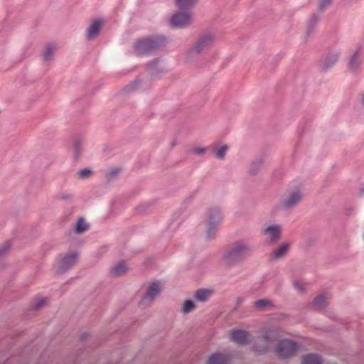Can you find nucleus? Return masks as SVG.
<instances>
[{
  "label": "nucleus",
  "mask_w": 364,
  "mask_h": 364,
  "mask_svg": "<svg viewBox=\"0 0 364 364\" xmlns=\"http://www.w3.org/2000/svg\"><path fill=\"white\" fill-rule=\"evenodd\" d=\"M262 232L270 242H275L281 238L282 228L279 225H272L264 228Z\"/></svg>",
  "instance_id": "8"
},
{
  "label": "nucleus",
  "mask_w": 364,
  "mask_h": 364,
  "mask_svg": "<svg viewBox=\"0 0 364 364\" xmlns=\"http://www.w3.org/2000/svg\"><path fill=\"white\" fill-rule=\"evenodd\" d=\"M162 290V284L159 282H153L148 288L146 294L142 299L141 303L147 304L152 301Z\"/></svg>",
  "instance_id": "9"
},
{
  "label": "nucleus",
  "mask_w": 364,
  "mask_h": 364,
  "mask_svg": "<svg viewBox=\"0 0 364 364\" xmlns=\"http://www.w3.org/2000/svg\"><path fill=\"white\" fill-rule=\"evenodd\" d=\"M7 251V248L0 249V257L2 256Z\"/></svg>",
  "instance_id": "34"
},
{
  "label": "nucleus",
  "mask_w": 364,
  "mask_h": 364,
  "mask_svg": "<svg viewBox=\"0 0 364 364\" xmlns=\"http://www.w3.org/2000/svg\"><path fill=\"white\" fill-rule=\"evenodd\" d=\"M230 335L231 341L241 345L246 344L250 337L247 331L240 329L231 331Z\"/></svg>",
  "instance_id": "10"
},
{
  "label": "nucleus",
  "mask_w": 364,
  "mask_h": 364,
  "mask_svg": "<svg viewBox=\"0 0 364 364\" xmlns=\"http://www.w3.org/2000/svg\"><path fill=\"white\" fill-rule=\"evenodd\" d=\"M223 214L218 208H213L209 210L207 215V223L208 232L214 230L222 221Z\"/></svg>",
  "instance_id": "7"
},
{
  "label": "nucleus",
  "mask_w": 364,
  "mask_h": 364,
  "mask_svg": "<svg viewBox=\"0 0 364 364\" xmlns=\"http://www.w3.org/2000/svg\"><path fill=\"white\" fill-rule=\"evenodd\" d=\"M273 305L269 300L261 299L255 303V306L258 309H264L272 307Z\"/></svg>",
  "instance_id": "22"
},
{
  "label": "nucleus",
  "mask_w": 364,
  "mask_h": 364,
  "mask_svg": "<svg viewBox=\"0 0 364 364\" xmlns=\"http://www.w3.org/2000/svg\"><path fill=\"white\" fill-rule=\"evenodd\" d=\"M79 178L84 179L90 177L92 175V171L90 168H85L77 173Z\"/></svg>",
  "instance_id": "26"
},
{
  "label": "nucleus",
  "mask_w": 364,
  "mask_h": 364,
  "mask_svg": "<svg viewBox=\"0 0 364 364\" xmlns=\"http://www.w3.org/2000/svg\"><path fill=\"white\" fill-rule=\"evenodd\" d=\"M360 103L364 107V93L360 95Z\"/></svg>",
  "instance_id": "33"
},
{
  "label": "nucleus",
  "mask_w": 364,
  "mask_h": 364,
  "mask_svg": "<svg viewBox=\"0 0 364 364\" xmlns=\"http://www.w3.org/2000/svg\"><path fill=\"white\" fill-rule=\"evenodd\" d=\"M332 0H320L319 8L321 9L327 7L331 2Z\"/></svg>",
  "instance_id": "28"
},
{
  "label": "nucleus",
  "mask_w": 364,
  "mask_h": 364,
  "mask_svg": "<svg viewBox=\"0 0 364 364\" xmlns=\"http://www.w3.org/2000/svg\"><path fill=\"white\" fill-rule=\"evenodd\" d=\"M295 288L299 291L302 292L304 290V288L303 287V284L299 282H295L294 284Z\"/></svg>",
  "instance_id": "30"
},
{
  "label": "nucleus",
  "mask_w": 364,
  "mask_h": 364,
  "mask_svg": "<svg viewBox=\"0 0 364 364\" xmlns=\"http://www.w3.org/2000/svg\"><path fill=\"white\" fill-rule=\"evenodd\" d=\"M291 245L288 242H283L275 248L270 254L272 259L277 260L285 257L290 250Z\"/></svg>",
  "instance_id": "12"
},
{
  "label": "nucleus",
  "mask_w": 364,
  "mask_h": 364,
  "mask_svg": "<svg viewBox=\"0 0 364 364\" xmlns=\"http://www.w3.org/2000/svg\"><path fill=\"white\" fill-rule=\"evenodd\" d=\"M274 337V333L269 332L264 335L262 337H261L258 343L261 345L264 346V348L262 349L256 348L255 350L259 353H264L267 351L268 348H269L270 343L272 342V340Z\"/></svg>",
  "instance_id": "15"
},
{
  "label": "nucleus",
  "mask_w": 364,
  "mask_h": 364,
  "mask_svg": "<svg viewBox=\"0 0 364 364\" xmlns=\"http://www.w3.org/2000/svg\"><path fill=\"white\" fill-rule=\"evenodd\" d=\"M159 46L156 40L144 38L139 40L135 45V51L137 55H142L151 52Z\"/></svg>",
  "instance_id": "6"
},
{
  "label": "nucleus",
  "mask_w": 364,
  "mask_h": 364,
  "mask_svg": "<svg viewBox=\"0 0 364 364\" xmlns=\"http://www.w3.org/2000/svg\"><path fill=\"white\" fill-rule=\"evenodd\" d=\"M252 252L251 247L245 242H236L228 250L225 260L228 264L248 257Z\"/></svg>",
  "instance_id": "1"
},
{
  "label": "nucleus",
  "mask_w": 364,
  "mask_h": 364,
  "mask_svg": "<svg viewBox=\"0 0 364 364\" xmlns=\"http://www.w3.org/2000/svg\"><path fill=\"white\" fill-rule=\"evenodd\" d=\"M46 303V300L44 299H40L36 304L35 305L36 309H39Z\"/></svg>",
  "instance_id": "31"
},
{
  "label": "nucleus",
  "mask_w": 364,
  "mask_h": 364,
  "mask_svg": "<svg viewBox=\"0 0 364 364\" xmlns=\"http://www.w3.org/2000/svg\"><path fill=\"white\" fill-rule=\"evenodd\" d=\"M77 261V255L75 253L70 254L64 257L60 260V269L62 271H65L75 264Z\"/></svg>",
  "instance_id": "14"
},
{
  "label": "nucleus",
  "mask_w": 364,
  "mask_h": 364,
  "mask_svg": "<svg viewBox=\"0 0 364 364\" xmlns=\"http://www.w3.org/2000/svg\"><path fill=\"white\" fill-rule=\"evenodd\" d=\"M206 149L203 147H193L190 150V153L196 155H202L205 153Z\"/></svg>",
  "instance_id": "27"
},
{
  "label": "nucleus",
  "mask_w": 364,
  "mask_h": 364,
  "mask_svg": "<svg viewBox=\"0 0 364 364\" xmlns=\"http://www.w3.org/2000/svg\"><path fill=\"white\" fill-rule=\"evenodd\" d=\"M328 298V294L326 293L320 294L314 299L312 304L314 308L321 309L325 306Z\"/></svg>",
  "instance_id": "19"
},
{
  "label": "nucleus",
  "mask_w": 364,
  "mask_h": 364,
  "mask_svg": "<svg viewBox=\"0 0 364 364\" xmlns=\"http://www.w3.org/2000/svg\"><path fill=\"white\" fill-rule=\"evenodd\" d=\"M196 309L195 304L191 301V300H186L184 301L183 307H182V311L184 314H188L193 311Z\"/></svg>",
  "instance_id": "23"
},
{
  "label": "nucleus",
  "mask_w": 364,
  "mask_h": 364,
  "mask_svg": "<svg viewBox=\"0 0 364 364\" xmlns=\"http://www.w3.org/2000/svg\"><path fill=\"white\" fill-rule=\"evenodd\" d=\"M359 63V58L358 54H355L354 56L352 58L350 64L352 66H357Z\"/></svg>",
  "instance_id": "29"
},
{
  "label": "nucleus",
  "mask_w": 364,
  "mask_h": 364,
  "mask_svg": "<svg viewBox=\"0 0 364 364\" xmlns=\"http://www.w3.org/2000/svg\"><path fill=\"white\" fill-rule=\"evenodd\" d=\"M192 21L191 11H177L171 19V24L173 27L183 28L188 26Z\"/></svg>",
  "instance_id": "5"
},
{
  "label": "nucleus",
  "mask_w": 364,
  "mask_h": 364,
  "mask_svg": "<svg viewBox=\"0 0 364 364\" xmlns=\"http://www.w3.org/2000/svg\"><path fill=\"white\" fill-rule=\"evenodd\" d=\"M55 50V47L53 45H47L45 47L43 54L44 61L48 62L53 59Z\"/></svg>",
  "instance_id": "21"
},
{
  "label": "nucleus",
  "mask_w": 364,
  "mask_h": 364,
  "mask_svg": "<svg viewBox=\"0 0 364 364\" xmlns=\"http://www.w3.org/2000/svg\"><path fill=\"white\" fill-rule=\"evenodd\" d=\"M228 150V146L227 145H223L219 147L218 149L214 150V154L217 158L220 159H223Z\"/></svg>",
  "instance_id": "24"
},
{
  "label": "nucleus",
  "mask_w": 364,
  "mask_h": 364,
  "mask_svg": "<svg viewBox=\"0 0 364 364\" xmlns=\"http://www.w3.org/2000/svg\"><path fill=\"white\" fill-rule=\"evenodd\" d=\"M80 142H76L75 146H74V150L78 154L79 151H80Z\"/></svg>",
  "instance_id": "32"
},
{
  "label": "nucleus",
  "mask_w": 364,
  "mask_h": 364,
  "mask_svg": "<svg viewBox=\"0 0 364 364\" xmlns=\"http://www.w3.org/2000/svg\"><path fill=\"white\" fill-rule=\"evenodd\" d=\"M321 358L316 354H308L303 357L301 364H321Z\"/></svg>",
  "instance_id": "18"
},
{
  "label": "nucleus",
  "mask_w": 364,
  "mask_h": 364,
  "mask_svg": "<svg viewBox=\"0 0 364 364\" xmlns=\"http://www.w3.org/2000/svg\"><path fill=\"white\" fill-rule=\"evenodd\" d=\"M213 291L210 289H201L196 292L195 298L199 301H205L212 295Z\"/></svg>",
  "instance_id": "17"
},
{
  "label": "nucleus",
  "mask_w": 364,
  "mask_h": 364,
  "mask_svg": "<svg viewBox=\"0 0 364 364\" xmlns=\"http://www.w3.org/2000/svg\"><path fill=\"white\" fill-rule=\"evenodd\" d=\"M197 1V0H175V4L178 11H191Z\"/></svg>",
  "instance_id": "13"
},
{
  "label": "nucleus",
  "mask_w": 364,
  "mask_h": 364,
  "mask_svg": "<svg viewBox=\"0 0 364 364\" xmlns=\"http://www.w3.org/2000/svg\"><path fill=\"white\" fill-rule=\"evenodd\" d=\"M128 270V267L124 261H121L113 266L111 269V274L113 276H121L124 274Z\"/></svg>",
  "instance_id": "16"
},
{
  "label": "nucleus",
  "mask_w": 364,
  "mask_h": 364,
  "mask_svg": "<svg viewBox=\"0 0 364 364\" xmlns=\"http://www.w3.org/2000/svg\"><path fill=\"white\" fill-rule=\"evenodd\" d=\"M208 364H227V358L220 353H215L210 358Z\"/></svg>",
  "instance_id": "20"
},
{
  "label": "nucleus",
  "mask_w": 364,
  "mask_h": 364,
  "mask_svg": "<svg viewBox=\"0 0 364 364\" xmlns=\"http://www.w3.org/2000/svg\"><path fill=\"white\" fill-rule=\"evenodd\" d=\"M303 198V193L299 188L289 189L280 199L279 205L283 209H289L299 203Z\"/></svg>",
  "instance_id": "3"
},
{
  "label": "nucleus",
  "mask_w": 364,
  "mask_h": 364,
  "mask_svg": "<svg viewBox=\"0 0 364 364\" xmlns=\"http://www.w3.org/2000/svg\"><path fill=\"white\" fill-rule=\"evenodd\" d=\"M214 37L210 33H207L200 37L193 46L188 50L186 55L189 59L196 54H200L208 51L213 44Z\"/></svg>",
  "instance_id": "2"
},
{
  "label": "nucleus",
  "mask_w": 364,
  "mask_h": 364,
  "mask_svg": "<svg viewBox=\"0 0 364 364\" xmlns=\"http://www.w3.org/2000/svg\"><path fill=\"white\" fill-rule=\"evenodd\" d=\"M102 25L103 21L101 20H94L93 21H92V23L87 29V39L91 41L97 38Z\"/></svg>",
  "instance_id": "11"
},
{
  "label": "nucleus",
  "mask_w": 364,
  "mask_h": 364,
  "mask_svg": "<svg viewBox=\"0 0 364 364\" xmlns=\"http://www.w3.org/2000/svg\"><path fill=\"white\" fill-rule=\"evenodd\" d=\"M298 349L296 343L290 340L280 341L277 347L276 352L280 358H288L293 355Z\"/></svg>",
  "instance_id": "4"
},
{
  "label": "nucleus",
  "mask_w": 364,
  "mask_h": 364,
  "mask_svg": "<svg viewBox=\"0 0 364 364\" xmlns=\"http://www.w3.org/2000/svg\"><path fill=\"white\" fill-rule=\"evenodd\" d=\"M337 59H338V55H334L333 56V62L336 61Z\"/></svg>",
  "instance_id": "35"
},
{
  "label": "nucleus",
  "mask_w": 364,
  "mask_h": 364,
  "mask_svg": "<svg viewBox=\"0 0 364 364\" xmlns=\"http://www.w3.org/2000/svg\"><path fill=\"white\" fill-rule=\"evenodd\" d=\"M87 229V223L82 218L79 219L76 225V232L78 233H82L86 231Z\"/></svg>",
  "instance_id": "25"
}]
</instances>
